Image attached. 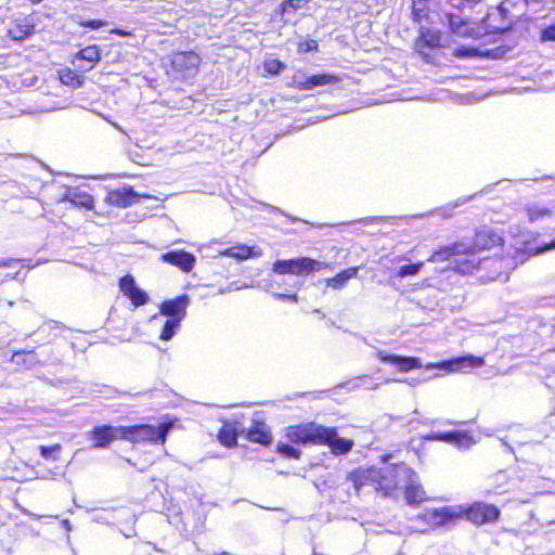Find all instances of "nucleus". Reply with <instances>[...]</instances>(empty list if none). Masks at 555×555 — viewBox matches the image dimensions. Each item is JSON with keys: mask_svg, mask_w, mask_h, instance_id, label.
Masks as SVG:
<instances>
[{"mask_svg": "<svg viewBox=\"0 0 555 555\" xmlns=\"http://www.w3.org/2000/svg\"><path fill=\"white\" fill-rule=\"evenodd\" d=\"M464 518L474 525L492 524L500 519V508L491 503L476 501L463 508Z\"/></svg>", "mask_w": 555, "mask_h": 555, "instance_id": "nucleus-5", "label": "nucleus"}, {"mask_svg": "<svg viewBox=\"0 0 555 555\" xmlns=\"http://www.w3.org/2000/svg\"><path fill=\"white\" fill-rule=\"evenodd\" d=\"M503 234L490 227L482 225L474 233L473 243L468 244L472 255L477 256V251L490 250L504 245Z\"/></svg>", "mask_w": 555, "mask_h": 555, "instance_id": "nucleus-8", "label": "nucleus"}, {"mask_svg": "<svg viewBox=\"0 0 555 555\" xmlns=\"http://www.w3.org/2000/svg\"><path fill=\"white\" fill-rule=\"evenodd\" d=\"M33 2H40L41 0H31Z\"/></svg>", "mask_w": 555, "mask_h": 555, "instance_id": "nucleus-54", "label": "nucleus"}, {"mask_svg": "<svg viewBox=\"0 0 555 555\" xmlns=\"http://www.w3.org/2000/svg\"><path fill=\"white\" fill-rule=\"evenodd\" d=\"M119 287L135 307L142 306L149 300L147 294L137 286L131 275L124 276L119 282Z\"/></svg>", "mask_w": 555, "mask_h": 555, "instance_id": "nucleus-16", "label": "nucleus"}, {"mask_svg": "<svg viewBox=\"0 0 555 555\" xmlns=\"http://www.w3.org/2000/svg\"><path fill=\"white\" fill-rule=\"evenodd\" d=\"M79 56L81 60H85L90 63V68L100 61V51L95 46H89L79 52Z\"/></svg>", "mask_w": 555, "mask_h": 555, "instance_id": "nucleus-32", "label": "nucleus"}, {"mask_svg": "<svg viewBox=\"0 0 555 555\" xmlns=\"http://www.w3.org/2000/svg\"><path fill=\"white\" fill-rule=\"evenodd\" d=\"M162 259L167 263L179 267L183 271L192 270L195 263V257L184 250H172L163 254Z\"/></svg>", "mask_w": 555, "mask_h": 555, "instance_id": "nucleus-19", "label": "nucleus"}, {"mask_svg": "<svg viewBox=\"0 0 555 555\" xmlns=\"http://www.w3.org/2000/svg\"><path fill=\"white\" fill-rule=\"evenodd\" d=\"M264 68L268 73H270L272 75L278 74V61L276 60L266 61Z\"/></svg>", "mask_w": 555, "mask_h": 555, "instance_id": "nucleus-45", "label": "nucleus"}, {"mask_svg": "<svg viewBox=\"0 0 555 555\" xmlns=\"http://www.w3.org/2000/svg\"><path fill=\"white\" fill-rule=\"evenodd\" d=\"M114 126L117 128V130L121 131V128L119 126H117V125H114Z\"/></svg>", "mask_w": 555, "mask_h": 555, "instance_id": "nucleus-53", "label": "nucleus"}, {"mask_svg": "<svg viewBox=\"0 0 555 555\" xmlns=\"http://www.w3.org/2000/svg\"><path fill=\"white\" fill-rule=\"evenodd\" d=\"M61 449H62V447L59 443H55V444L50 446V447H46V446H40L39 447L41 456L44 457L46 460H51V461H57L59 460V455L57 454L61 451Z\"/></svg>", "mask_w": 555, "mask_h": 555, "instance_id": "nucleus-36", "label": "nucleus"}, {"mask_svg": "<svg viewBox=\"0 0 555 555\" xmlns=\"http://www.w3.org/2000/svg\"><path fill=\"white\" fill-rule=\"evenodd\" d=\"M434 1L435 0H411V21L415 24L429 22Z\"/></svg>", "mask_w": 555, "mask_h": 555, "instance_id": "nucleus-21", "label": "nucleus"}, {"mask_svg": "<svg viewBox=\"0 0 555 555\" xmlns=\"http://www.w3.org/2000/svg\"><path fill=\"white\" fill-rule=\"evenodd\" d=\"M201 63L195 52H179L172 56V66L184 76H192Z\"/></svg>", "mask_w": 555, "mask_h": 555, "instance_id": "nucleus-15", "label": "nucleus"}, {"mask_svg": "<svg viewBox=\"0 0 555 555\" xmlns=\"http://www.w3.org/2000/svg\"><path fill=\"white\" fill-rule=\"evenodd\" d=\"M452 55L457 59H479L489 55V52H482L476 47L459 46L453 49Z\"/></svg>", "mask_w": 555, "mask_h": 555, "instance_id": "nucleus-26", "label": "nucleus"}, {"mask_svg": "<svg viewBox=\"0 0 555 555\" xmlns=\"http://www.w3.org/2000/svg\"><path fill=\"white\" fill-rule=\"evenodd\" d=\"M472 442V437L464 431H457L456 437H454L453 444L456 446H468Z\"/></svg>", "mask_w": 555, "mask_h": 555, "instance_id": "nucleus-43", "label": "nucleus"}, {"mask_svg": "<svg viewBox=\"0 0 555 555\" xmlns=\"http://www.w3.org/2000/svg\"><path fill=\"white\" fill-rule=\"evenodd\" d=\"M323 425L315 422L288 426L285 429L286 438L297 444L320 446Z\"/></svg>", "mask_w": 555, "mask_h": 555, "instance_id": "nucleus-4", "label": "nucleus"}, {"mask_svg": "<svg viewBox=\"0 0 555 555\" xmlns=\"http://www.w3.org/2000/svg\"><path fill=\"white\" fill-rule=\"evenodd\" d=\"M506 14V10L499 5L494 9V11L489 12L483 18V28L487 34H503L506 30H509L512 27V21H503L501 23H495L499 18H504Z\"/></svg>", "mask_w": 555, "mask_h": 555, "instance_id": "nucleus-13", "label": "nucleus"}, {"mask_svg": "<svg viewBox=\"0 0 555 555\" xmlns=\"http://www.w3.org/2000/svg\"><path fill=\"white\" fill-rule=\"evenodd\" d=\"M453 9L459 12H464L467 9H474L478 4L483 3L486 0H448Z\"/></svg>", "mask_w": 555, "mask_h": 555, "instance_id": "nucleus-34", "label": "nucleus"}, {"mask_svg": "<svg viewBox=\"0 0 555 555\" xmlns=\"http://www.w3.org/2000/svg\"><path fill=\"white\" fill-rule=\"evenodd\" d=\"M540 38L542 41L555 42V21L541 30Z\"/></svg>", "mask_w": 555, "mask_h": 555, "instance_id": "nucleus-41", "label": "nucleus"}, {"mask_svg": "<svg viewBox=\"0 0 555 555\" xmlns=\"http://www.w3.org/2000/svg\"><path fill=\"white\" fill-rule=\"evenodd\" d=\"M319 48L318 41L313 39H306L298 42V52L307 53L311 51H317Z\"/></svg>", "mask_w": 555, "mask_h": 555, "instance_id": "nucleus-39", "label": "nucleus"}, {"mask_svg": "<svg viewBox=\"0 0 555 555\" xmlns=\"http://www.w3.org/2000/svg\"><path fill=\"white\" fill-rule=\"evenodd\" d=\"M280 299L296 301L297 300V296L295 294H281L280 293Z\"/></svg>", "mask_w": 555, "mask_h": 555, "instance_id": "nucleus-47", "label": "nucleus"}, {"mask_svg": "<svg viewBox=\"0 0 555 555\" xmlns=\"http://www.w3.org/2000/svg\"><path fill=\"white\" fill-rule=\"evenodd\" d=\"M331 267L327 262H321L309 257H299L288 260H280V274H295L299 276L319 272Z\"/></svg>", "mask_w": 555, "mask_h": 555, "instance_id": "nucleus-6", "label": "nucleus"}, {"mask_svg": "<svg viewBox=\"0 0 555 555\" xmlns=\"http://www.w3.org/2000/svg\"><path fill=\"white\" fill-rule=\"evenodd\" d=\"M358 267L347 268L338 272L335 276L327 279L325 281L326 286L333 289L343 288L350 279L354 278L358 274Z\"/></svg>", "mask_w": 555, "mask_h": 555, "instance_id": "nucleus-23", "label": "nucleus"}, {"mask_svg": "<svg viewBox=\"0 0 555 555\" xmlns=\"http://www.w3.org/2000/svg\"><path fill=\"white\" fill-rule=\"evenodd\" d=\"M105 24H106V22L101 21V20H90V21L81 23L82 26L89 27L92 29H98V28L104 26Z\"/></svg>", "mask_w": 555, "mask_h": 555, "instance_id": "nucleus-44", "label": "nucleus"}, {"mask_svg": "<svg viewBox=\"0 0 555 555\" xmlns=\"http://www.w3.org/2000/svg\"><path fill=\"white\" fill-rule=\"evenodd\" d=\"M63 525H64V527H65L67 530H69V529H70L69 520H64V521H63Z\"/></svg>", "mask_w": 555, "mask_h": 555, "instance_id": "nucleus-49", "label": "nucleus"}, {"mask_svg": "<svg viewBox=\"0 0 555 555\" xmlns=\"http://www.w3.org/2000/svg\"><path fill=\"white\" fill-rule=\"evenodd\" d=\"M188 302L189 299L186 296L165 301L160 307V312L162 314L169 317V319H178L179 321H182L186 314L185 310Z\"/></svg>", "mask_w": 555, "mask_h": 555, "instance_id": "nucleus-20", "label": "nucleus"}, {"mask_svg": "<svg viewBox=\"0 0 555 555\" xmlns=\"http://www.w3.org/2000/svg\"><path fill=\"white\" fill-rule=\"evenodd\" d=\"M376 358L383 362L392 365L397 372L408 373L413 370L423 367V364L417 357L391 354L385 350H378Z\"/></svg>", "mask_w": 555, "mask_h": 555, "instance_id": "nucleus-10", "label": "nucleus"}, {"mask_svg": "<svg viewBox=\"0 0 555 555\" xmlns=\"http://www.w3.org/2000/svg\"><path fill=\"white\" fill-rule=\"evenodd\" d=\"M485 360L482 357L468 354L442 363H427L424 367L427 370L435 367H444L450 371H457L463 367H479L482 366Z\"/></svg>", "mask_w": 555, "mask_h": 555, "instance_id": "nucleus-14", "label": "nucleus"}, {"mask_svg": "<svg viewBox=\"0 0 555 555\" xmlns=\"http://www.w3.org/2000/svg\"><path fill=\"white\" fill-rule=\"evenodd\" d=\"M26 354H27V356H29V357H31V358L34 357V352H33V351H29V352H27Z\"/></svg>", "mask_w": 555, "mask_h": 555, "instance_id": "nucleus-51", "label": "nucleus"}, {"mask_svg": "<svg viewBox=\"0 0 555 555\" xmlns=\"http://www.w3.org/2000/svg\"><path fill=\"white\" fill-rule=\"evenodd\" d=\"M280 454L289 457V459H299L301 455L300 450L288 446V444H280Z\"/></svg>", "mask_w": 555, "mask_h": 555, "instance_id": "nucleus-40", "label": "nucleus"}, {"mask_svg": "<svg viewBox=\"0 0 555 555\" xmlns=\"http://www.w3.org/2000/svg\"><path fill=\"white\" fill-rule=\"evenodd\" d=\"M310 0H285L280 4V14L283 17H287L292 14H296L297 11L307 8Z\"/></svg>", "mask_w": 555, "mask_h": 555, "instance_id": "nucleus-25", "label": "nucleus"}, {"mask_svg": "<svg viewBox=\"0 0 555 555\" xmlns=\"http://www.w3.org/2000/svg\"><path fill=\"white\" fill-rule=\"evenodd\" d=\"M107 201L117 207H128L139 202V195L130 188H122L111 191Z\"/></svg>", "mask_w": 555, "mask_h": 555, "instance_id": "nucleus-18", "label": "nucleus"}, {"mask_svg": "<svg viewBox=\"0 0 555 555\" xmlns=\"http://www.w3.org/2000/svg\"><path fill=\"white\" fill-rule=\"evenodd\" d=\"M443 33L438 28L422 26L414 39V50L426 57L429 52L444 48Z\"/></svg>", "mask_w": 555, "mask_h": 555, "instance_id": "nucleus-7", "label": "nucleus"}, {"mask_svg": "<svg viewBox=\"0 0 555 555\" xmlns=\"http://www.w3.org/2000/svg\"><path fill=\"white\" fill-rule=\"evenodd\" d=\"M170 423H160L157 426L144 424L121 428V438L130 442H151L164 444L171 429Z\"/></svg>", "mask_w": 555, "mask_h": 555, "instance_id": "nucleus-3", "label": "nucleus"}, {"mask_svg": "<svg viewBox=\"0 0 555 555\" xmlns=\"http://www.w3.org/2000/svg\"><path fill=\"white\" fill-rule=\"evenodd\" d=\"M422 267H423L422 261L416 262V263L404 264L399 268V270L397 272V276L404 278V276H409V275H415L420 272Z\"/></svg>", "mask_w": 555, "mask_h": 555, "instance_id": "nucleus-37", "label": "nucleus"}, {"mask_svg": "<svg viewBox=\"0 0 555 555\" xmlns=\"http://www.w3.org/2000/svg\"><path fill=\"white\" fill-rule=\"evenodd\" d=\"M34 31V26L27 25L25 27L16 26L13 29L10 30V36L14 40H23L30 36Z\"/></svg>", "mask_w": 555, "mask_h": 555, "instance_id": "nucleus-38", "label": "nucleus"}, {"mask_svg": "<svg viewBox=\"0 0 555 555\" xmlns=\"http://www.w3.org/2000/svg\"><path fill=\"white\" fill-rule=\"evenodd\" d=\"M347 480L351 482L358 495L365 487H372L375 490V466L357 467L348 473Z\"/></svg>", "mask_w": 555, "mask_h": 555, "instance_id": "nucleus-11", "label": "nucleus"}, {"mask_svg": "<svg viewBox=\"0 0 555 555\" xmlns=\"http://www.w3.org/2000/svg\"><path fill=\"white\" fill-rule=\"evenodd\" d=\"M551 248H555V238L550 242L548 244L543 245L542 247H539L535 251V254L543 253L545 250H548Z\"/></svg>", "mask_w": 555, "mask_h": 555, "instance_id": "nucleus-46", "label": "nucleus"}, {"mask_svg": "<svg viewBox=\"0 0 555 555\" xmlns=\"http://www.w3.org/2000/svg\"><path fill=\"white\" fill-rule=\"evenodd\" d=\"M247 436L250 441L262 444H267L270 441L269 434L263 428H250Z\"/></svg>", "mask_w": 555, "mask_h": 555, "instance_id": "nucleus-35", "label": "nucleus"}, {"mask_svg": "<svg viewBox=\"0 0 555 555\" xmlns=\"http://www.w3.org/2000/svg\"><path fill=\"white\" fill-rule=\"evenodd\" d=\"M340 81V77L335 74L319 73L311 76H301L296 80L300 90H312L318 87L336 85Z\"/></svg>", "mask_w": 555, "mask_h": 555, "instance_id": "nucleus-12", "label": "nucleus"}, {"mask_svg": "<svg viewBox=\"0 0 555 555\" xmlns=\"http://www.w3.org/2000/svg\"><path fill=\"white\" fill-rule=\"evenodd\" d=\"M415 476L414 470L404 463L390 464L385 467L375 466V491L385 498L395 495L403 482Z\"/></svg>", "mask_w": 555, "mask_h": 555, "instance_id": "nucleus-2", "label": "nucleus"}, {"mask_svg": "<svg viewBox=\"0 0 555 555\" xmlns=\"http://www.w3.org/2000/svg\"><path fill=\"white\" fill-rule=\"evenodd\" d=\"M456 433H457V430H451V431H446V433H438V434H434L430 437V439H433V440H440V441L452 443L453 440H454V437H456Z\"/></svg>", "mask_w": 555, "mask_h": 555, "instance_id": "nucleus-42", "label": "nucleus"}, {"mask_svg": "<svg viewBox=\"0 0 555 555\" xmlns=\"http://www.w3.org/2000/svg\"><path fill=\"white\" fill-rule=\"evenodd\" d=\"M122 427L100 426L95 427L90 435L94 439V448L107 447L117 437L121 438Z\"/></svg>", "mask_w": 555, "mask_h": 555, "instance_id": "nucleus-17", "label": "nucleus"}, {"mask_svg": "<svg viewBox=\"0 0 555 555\" xmlns=\"http://www.w3.org/2000/svg\"><path fill=\"white\" fill-rule=\"evenodd\" d=\"M447 18L449 27L453 33L463 36L472 35V33L466 29L468 27V22L461 17L460 15H456L454 13H448Z\"/></svg>", "mask_w": 555, "mask_h": 555, "instance_id": "nucleus-27", "label": "nucleus"}, {"mask_svg": "<svg viewBox=\"0 0 555 555\" xmlns=\"http://www.w3.org/2000/svg\"><path fill=\"white\" fill-rule=\"evenodd\" d=\"M404 499L409 505H418L426 500V492L418 483L413 482V478L403 482Z\"/></svg>", "mask_w": 555, "mask_h": 555, "instance_id": "nucleus-22", "label": "nucleus"}, {"mask_svg": "<svg viewBox=\"0 0 555 555\" xmlns=\"http://www.w3.org/2000/svg\"><path fill=\"white\" fill-rule=\"evenodd\" d=\"M550 214H551V210L543 206L529 205L526 207L527 219L530 222H534Z\"/></svg>", "mask_w": 555, "mask_h": 555, "instance_id": "nucleus-31", "label": "nucleus"}, {"mask_svg": "<svg viewBox=\"0 0 555 555\" xmlns=\"http://www.w3.org/2000/svg\"><path fill=\"white\" fill-rule=\"evenodd\" d=\"M220 255L244 260L253 255V249L245 245L233 246L220 251Z\"/></svg>", "mask_w": 555, "mask_h": 555, "instance_id": "nucleus-29", "label": "nucleus"}, {"mask_svg": "<svg viewBox=\"0 0 555 555\" xmlns=\"http://www.w3.org/2000/svg\"><path fill=\"white\" fill-rule=\"evenodd\" d=\"M272 270H273L274 272H278V261L273 262V264H272Z\"/></svg>", "mask_w": 555, "mask_h": 555, "instance_id": "nucleus-50", "label": "nucleus"}, {"mask_svg": "<svg viewBox=\"0 0 555 555\" xmlns=\"http://www.w3.org/2000/svg\"><path fill=\"white\" fill-rule=\"evenodd\" d=\"M180 322L178 319H167L163 331L160 333V339L163 340H169L173 337L177 328L180 326Z\"/></svg>", "mask_w": 555, "mask_h": 555, "instance_id": "nucleus-33", "label": "nucleus"}, {"mask_svg": "<svg viewBox=\"0 0 555 555\" xmlns=\"http://www.w3.org/2000/svg\"><path fill=\"white\" fill-rule=\"evenodd\" d=\"M218 439L221 444L231 448L236 444V431L230 425H224L218 435Z\"/></svg>", "mask_w": 555, "mask_h": 555, "instance_id": "nucleus-30", "label": "nucleus"}, {"mask_svg": "<svg viewBox=\"0 0 555 555\" xmlns=\"http://www.w3.org/2000/svg\"><path fill=\"white\" fill-rule=\"evenodd\" d=\"M428 261H452V269L461 274H470L480 266V259L472 255L468 244L463 242L440 246L429 256Z\"/></svg>", "mask_w": 555, "mask_h": 555, "instance_id": "nucleus-1", "label": "nucleus"}, {"mask_svg": "<svg viewBox=\"0 0 555 555\" xmlns=\"http://www.w3.org/2000/svg\"><path fill=\"white\" fill-rule=\"evenodd\" d=\"M111 33H112V34L119 35V36H121V37H126V36H130V35H131V33H130V31H126V30L117 29V28H116V29H113Z\"/></svg>", "mask_w": 555, "mask_h": 555, "instance_id": "nucleus-48", "label": "nucleus"}, {"mask_svg": "<svg viewBox=\"0 0 555 555\" xmlns=\"http://www.w3.org/2000/svg\"><path fill=\"white\" fill-rule=\"evenodd\" d=\"M280 70L284 67V65L280 62L279 64Z\"/></svg>", "mask_w": 555, "mask_h": 555, "instance_id": "nucleus-52", "label": "nucleus"}, {"mask_svg": "<svg viewBox=\"0 0 555 555\" xmlns=\"http://www.w3.org/2000/svg\"><path fill=\"white\" fill-rule=\"evenodd\" d=\"M463 508L464 506H460L457 509L452 506H443L435 511L434 515L439 518L441 522L447 524L459 518H464Z\"/></svg>", "mask_w": 555, "mask_h": 555, "instance_id": "nucleus-24", "label": "nucleus"}, {"mask_svg": "<svg viewBox=\"0 0 555 555\" xmlns=\"http://www.w3.org/2000/svg\"><path fill=\"white\" fill-rule=\"evenodd\" d=\"M320 446L330 448L334 455H345L352 450L354 442L352 439L339 437L336 427L323 425Z\"/></svg>", "mask_w": 555, "mask_h": 555, "instance_id": "nucleus-9", "label": "nucleus"}, {"mask_svg": "<svg viewBox=\"0 0 555 555\" xmlns=\"http://www.w3.org/2000/svg\"><path fill=\"white\" fill-rule=\"evenodd\" d=\"M65 199L82 207H91L93 203L91 195L78 192L77 190H68Z\"/></svg>", "mask_w": 555, "mask_h": 555, "instance_id": "nucleus-28", "label": "nucleus"}]
</instances>
